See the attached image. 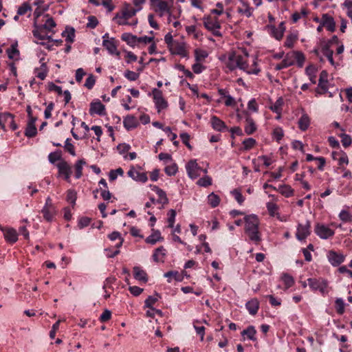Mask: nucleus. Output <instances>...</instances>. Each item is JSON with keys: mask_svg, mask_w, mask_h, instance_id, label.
<instances>
[{"mask_svg": "<svg viewBox=\"0 0 352 352\" xmlns=\"http://www.w3.org/2000/svg\"><path fill=\"white\" fill-rule=\"evenodd\" d=\"M105 111V107L100 100L93 102L90 104L89 113L91 115L98 114L100 116L104 115Z\"/></svg>", "mask_w": 352, "mask_h": 352, "instance_id": "18", "label": "nucleus"}, {"mask_svg": "<svg viewBox=\"0 0 352 352\" xmlns=\"http://www.w3.org/2000/svg\"><path fill=\"white\" fill-rule=\"evenodd\" d=\"M281 279L284 285H285V289L291 287L294 283V278L287 274H284L282 276Z\"/></svg>", "mask_w": 352, "mask_h": 352, "instance_id": "47", "label": "nucleus"}, {"mask_svg": "<svg viewBox=\"0 0 352 352\" xmlns=\"http://www.w3.org/2000/svg\"><path fill=\"white\" fill-rule=\"evenodd\" d=\"M245 307L248 309L250 314L254 316L255 315L259 308V302L257 299L253 298L245 304Z\"/></svg>", "mask_w": 352, "mask_h": 352, "instance_id": "29", "label": "nucleus"}, {"mask_svg": "<svg viewBox=\"0 0 352 352\" xmlns=\"http://www.w3.org/2000/svg\"><path fill=\"white\" fill-rule=\"evenodd\" d=\"M170 50L172 51L173 54L180 55L183 57H185L187 55L184 43H179L178 41H176L170 47Z\"/></svg>", "mask_w": 352, "mask_h": 352, "instance_id": "22", "label": "nucleus"}, {"mask_svg": "<svg viewBox=\"0 0 352 352\" xmlns=\"http://www.w3.org/2000/svg\"><path fill=\"white\" fill-rule=\"evenodd\" d=\"M70 141H71V140L69 138H67L65 140V144L64 147H65V149L68 153H69L72 156H75L76 152H75L74 146L72 144L70 143Z\"/></svg>", "mask_w": 352, "mask_h": 352, "instance_id": "61", "label": "nucleus"}, {"mask_svg": "<svg viewBox=\"0 0 352 352\" xmlns=\"http://www.w3.org/2000/svg\"><path fill=\"white\" fill-rule=\"evenodd\" d=\"M308 14V11L306 8H301L300 12H295L292 16V19L294 23H296L302 17H305Z\"/></svg>", "mask_w": 352, "mask_h": 352, "instance_id": "45", "label": "nucleus"}, {"mask_svg": "<svg viewBox=\"0 0 352 352\" xmlns=\"http://www.w3.org/2000/svg\"><path fill=\"white\" fill-rule=\"evenodd\" d=\"M311 224L307 221L305 224L299 223L297 227L296 236L298 240H305L310 234Z\"/></svg>", "mask_w": 352, "mask_h": 352, "instance_id": "14", "label": "nucleus"}, {"mask_svg": "<svg viewBox=\"0 0 352 352\" xmlns=\"http://www.w3.org/2000/svg\"><path fill=\"white\" fill-rule=\"evenodd\" d=\"M297 39V34L291 33L287 36L284 45L288 48H292Z\"/></svg>", "mask_w": 352, "mask_h": 352, "instance_id": "43", "label": "nucleus"}, {"mask_svg": "<svg viewBox=\"0 0 352 352\" xmlns=\"http://www.w3.org/2000/svg\"><path fill=\"white\" fill-rule=\"evenodd\" d=\"M220 202V198L214 192L210 193L208 196V203L212 208L217 207Z\"/></svg>", "mask_w": 352, "mask_h": 352, "instance_id": "42", "label": "nucleus"}, {"mask_svg": "<svg viewBox=\"0 0 352 352\" xmlns=\"http://www.w3.org/2000/svg\"><path fill=\"white\" fill-rule=\"evenodd\" d=\"M243 144L245 150H250L256 144V140L252 138H247L243 140Z\"/></svg>", "mask_w": 352, "mask_h": 352, "instance_id": "59", "label": "nucleus"}, {"mask_svg": "<svg viewBox=\"0 0 352 352\" xmlns=\"http://www.w3.org/2000/svg\"><path fill=\"white\" fill-rule=\"evenodd\" d=\"M177 164L173 163L165 168V173L169 176H173L177 173Z\"/></svg>", "mask_w": 352, "mask_h": 352, "instance_id": "56", "label": "nucleus"}, {"mask_svg": "<svg viewBox=\"0 0 352 352\" xmlns=\"http://www.w3.org/2000/svg\"><path fill=\"white\" fill-rule=\"evenodd\" d=\"M41 67L39 68L35 69V74L37 78L41 80H44L47 74L48 69L46 65V63L44 62V58L42 57L40 58Z\"/></svg>", "mask_w": 352, "mask_h": 352, "instance_id": "24", "label": "nucleus"}, {"mask_svg": "<svg viewBox=\"0 0 352 352\" xmlns=\"http://www.w3.org/2000/svg\"><path fill=\"white\" fill-rule=\"evenodd\" d=\"M133 270L134 278L136 280L144 283L147 282V274L144 270H143L141 267L138 266L134 267Z\"/></svg>", "mask_w": 352, "mask_h": 352, "instance_id": "27", "label": "nucleus"}, {"mask_svg": "<svg viewBox=\"0 0 352 352\" xmlns=\"http://www.w3.org/2000/svg\"><path fill=\"white\" fill-rule=\"evenodd\" d=\"M58 170V175L63 176L64 179L69 182L70 177L72 173L71 166L65 160H61L56 165Z\"/></svg>", "mask_w": 352, "mask_h": 352, "instance_id": "13", "label": "nucleus"}, {"mask_svg": "<svg viewBox=\"0 0 352 352\" xmlns=\"http://www.w3.org/2000/svg\"><path fill=\"white\" fill-rule=\"evenodd\" d=\"M195 54V59L197 62L205 59L208 56V53L206 51L201 50H196Z\"/></svg>", "mask_w": 352, "mask_h": 352, "instance_id": "62", "label": "nucleus"}, {"mask_svg": "<svg viewBox=\"0 0 352 352\" xmlns=\"http://www.w3.org/2000/svg\"><path fill=\"white\" fill-rule=\"evenodd\" d=\"M152 233L146 239L145 241L147 243L154 245L158 241L163 240V237L161 236V233L159 230H153Z\"/></svg>", "mask_w": 352, "mask_h": 352, "instance_id": "30", "label": "nucleus"}, {"mask_svg": "<svg viewBox=\"0 0 352 352\" xmlns=\"http://www.w3.org/2000/svg\"><path fill=\"white\" fill-rule=\"evenodd\" d=\"M63 36L69 43H72L74 41L75 31L73 28H67L66 30L62 33Z\"/></svg>", "mask_w": 352, "mask_h": 352, "instance_id": "40", "label": "nucleus"}, {"mask_svg": "<svg viewBox=\"0 0 352 352\" xmlns=\"http://www.w3.org/2000/svg\"><path fill=\"white\" fill-rule=\"evenodd\" d=\"M6 241L10 243H14L18 240V233L16 230L12 228H1Z\"/></svg>", "mask_w": 352, "mask_h": 352, "instance_id": "16", "label": "nucleus"}, {"mask_svg": "<svg viewBox=\"0 0 352 352\" xmlns=\"http://www.w3.org/2000/svg\"><path fill=\"white\" fill-rule=\"evenodd\" d=\"M124 76L130 81H135L139 78L140 74L133 71L126 70Z\"/></svg>", "mask_w": 352, "mask_h": 352, "instance_id": "54", "label": "nucleus"}, {"mask_svg": "<svg viewBox=\"0 0 352 352\" xmlns=\"http://www.w3.org/2000/svg\"><path fill=\"white\" fill-rule=\"evenodd\" d=\"M248 57V54L246 52H244L243 54L232 52L228 54L226 62V67L230 71L239 68L249 74L257 75L260 72V69L257 66L256 61L254 60L252 65L249 66L247 63Z\"/></svg>", "mask_w": 352, "mask_h": 352, "instance_id": "1", "label": "nucleus"}, {"mask_svg": "<svg viewBox=\"0 0 352 352\" xmlns=\"http://www.w3.org/2000/svg\"><path fill=\"white\" fill-rule=\"evenodd\" d=\"M197 185L203 187H207L212 184V178L208 175H205L204 177L200 178L197 182Z\"/></svg>", "mask_w": 352, "mask_h": 352, "instance_id": "51", "label": "nucleus"}, {"mask_svg": "<svg viewBox=\"0 0 352 352\" xmlns=\"http://www.w3.org/2000/svg\"><path fill=\"white\" fill-rule=\"evenodd\" d=\"M160 296L157 294H155L154 296H149L145 300V307H153V305L158 300Z\"/></svg>", "mask_w": 352, "mask_h": 352, "instance_id": "52", "label": "nucleus"}, {"mask_svg": "<svg viewBox=\"0 0 352 352\" xmlns=\"http://www.w3.org/2000/svg\"><path fill=\"white\" fill-rule=\"evenodd\" d=\"M121 38L124 41L126 42L128 45L133 46L136 45V39H138V36L131 33H124L122 34Z\"/></svg>", "mask_w": 352, "mask_h": 352, "instance_id": "39", "label": "nucleus"}, {"mask_svg": "<svg viewBox=\"0 0 352 352\" xmlns=\"http://www.w3.org/2000/svg\"><path fill=\"white\" fill-rule=\"evenodd\" d=\"M265 29L270 36L276 40L280 41L283 38L285 31V23L281 22L278 27L272 25H268L265 27Z\"/></svg>", "mask_w": 352, "mask_h": 352, "instance_id": "11", "label": "nucleus"}, {"mask_svg": "<svg viewBox=\"0 0 352 352\" xmlns=\"http://www.w3.org/2000/svg\"><path fill=\"white\" fill-rule=\"evenodd\" d=\"M186 31L189 36H192L195 39H200L202 32L197 29V25H188L186 27Z\"/></svg>", "mask_w": 352, "mask_h": 352, "instance_id": "32", "label": "nucleus"}, {"mask_svg": "<svg viewBox=\"0 0 352 352\" xmlns=\"http://www.w3.org/2000/svg\"><path fill=\"white\" fill-rule=\"evenodd\" d=\"M338 217L340 219L344 222H351L352 221V214L346 210H342Z\"/></svg>", "mask_w": 352, "mask_h": 352, "instance_id": "49", "label": "nucleus"}, {"mask_svg": "<svg viewBox=\"0 0 352 352\" xmlns=\"http://www.w3.org/2000/svg\"><path fill=\"white\" fill-rule=\"evenodd\" d=\"M210 123L212 129L217 131H222L226 128L225 122L215 116L211 118Z\"/></svg>", "mask_w": 352, "mask_h": 352, "instance_id": "26", "label": "nucleus"}, {"mask_svg": "<svg viewBox=\"0 0 352 352\" xmlns=\"http://www.w3.org/2000/svg\"><path fill=\"white\" fill-rule=\"evenodd\" d=\"M329 262L333 266H338L344 262V256L342 254H338L334 251H329L327 254Z\"/></svg>", "mask_w": 352, "mask_h": 352, "instance_id": "17", "label": "nucleus"}, {"mask_svg": "<svg viewBox=\"0 0 352 352\" xmlns=\"http://www.w3.org/2000/svg\"><path fill=\"white\" fill-rule=\"evenodd\" d=\"M32 11V7L30 4L28 2H24L22 3L21 6H20L18 8L17 10V14L18 15H24L27 14L28 12H30Z\"/></svg>", "mask_w": 352, "mask_h": 352, "instance_id": "44", "label": "nucleus"}, {"mask_svg": "<svg viewBox=\"0 0 352 352\" xmlns=\"http://www.w3.org/2000/svg\"><path fill=\"white\" fill-rule=\"evenodd\" d=\"M336 309L338 314H342L344 311V302L342 298H337L336 300Z\"/></svg>", "mask_w": 352, "mask_h": 352, "instance_id": "60", "label": "nucleus"}, {"mask_svg": "<svg viewBox=\"0 0 352 352\" xmlns=\"http://www.w3.org/2000/svg\"><path fill=\"white\" fill-rule=\"evenodd\" d=\"M152 92L153 96V100L157 111L160 112L162 110L166 109L168 107V102L164 98L162 92L157 89H154Z\"/></svg>", "mask_w": 352, "mask_h": 352, "instance_id": "12", "label": "nucleus"}, {"mask_svg": "<svg viewBox=\"0 0 352 352\" xmlns=\"http://www.w3.org/2000/svg\"><path fill=\"white\" fill-rule=\"evenodd\" d=\"M203 22L204 27L214 36H219L221 35L219 31L221 25L217 18L211 16H204L203 18Z\"/></svg>", "mask_w": 352, "mask_h": 352, "instance_id": "8", "label": "nucleus"}, {"mask_svg": "<svg viewBox=\"0 0 352 352\" xmlns=\"http://www.w3.org/2000/svg\"><path fill=\"white\" fill-rule=\"evenodd\" d=\"M44 219L47 221H52L55 214V209L52 205L44 206L42 209Z\"/></svg>", "mask_w": 352, "mask_h": 352, "instance_id": "28", "label": "nucleus"}, {"mask_svg": "<svg viewBox=\"0 0 352 352\" xmlns=\"http://www.w3.org/2000/svg\"><path fill=\"white\" fill-rule=\"evenodd\" d=\"M321 23L324 25L329 32H333L336 28V23L334 19L331 16L324 14L322 16Z\"/></svg>", "mask_w": 352, "mask_h": 352, "instance_id": "23", "label": "nucleus"}, {"mask_svg": "<svg viewBox=\"0 0 352 352\" xmlns=\"http://www.w3.org/2000/svg\"><path fill=\"white\" fill-rule=\"evenodd\" d=\"M314 232L322 239H328L335 234L334 230L329 226L319 223L315 226Z\"/></svg>", "mask_w": 352, "mask_h": 352, "instance_id": "10", "label": "nucleus"}, {"mask_svg": "<svg viewBox=\"0 0 352 352\" xmlns=\"http://www.w3.org/2000/svg\"><path fill=\"white\" fill-rule=\"evenodd\" d=\"M140 12V9H135L129 3H124L119 12H117L113 19L119 25L136 26L138 20L136 18L132 19Z\"/></svg>", "mask_w": 352, "mask_h": 352, "instance_id": "3", "label": "nucleus"}, {"mask_svg": "<svg viewBox=\"0 0 352 352\" xmlns=\"http://www.w3.org/2000/svg\"><path fill=\"white\" fill-rule=\"evenodd\" d=\"M36 118L31 117L28 122L27 127L25 129V135L28 138H32L37 133V130L35 126Z\"/></svg>", "mask_w": 352, "mask_h": 352, "instance_id": "21", "label": "nucleus"}, {"mask_svg": "<svg viewBox=\"0 0 352 352\" xmlns=\"http://www.w3.org/2000/svg\"><path fill=\"white\" fill-rule=\"evenodd\" d=\"M124 174V170L121 168H118L116 170H112L109 172V179L111 181H113L117 179L118 175H122Z\"/></svg>", "mask_w": 352, "mask_h": 352, "instance_id": "55", "label": "nucleus"}, {"mask_svg": "<svg viewBox=\"0 0 352 352\" xmlns=\"http://www.w3.org/2000/svg\"><path fill=\"white\" fill-rule=\"evenodd\" d=\"M343 6L346 9L347 16L352 20V1L345 0Z\"/></svg>", "mask_w": 352, "mask_h": 352, "instance_id": "58", "label": "nucleus"}, {"mask_svg": "<svg viewBox=\"0 0 352 352\" xmlns=\"http://www.w3.org/2000/svg\"><path fill=\"white\" fill-rule=\"evenodd\" d=\"M293 55L298 66L302 67L305 62V56L303 54L298 51H293Z\"/></svg>", "mask_w": 352, "mask_h": 352, "instance_id": "48", "label": "nucleus"}, {"mask_svg": "<svg viewBox=\"0 0 352 352\" xmlns=\"http://www.w3.org/2000/svg\"><path fill=\"white\" fill-rule=\"evenodd\" d=\"M41 22L40 24L37 21H34V30L32 31L34 36L36 38V43L43 45H45L43 42L44 40L52 41V36L47 35V33H54V29L56 26V23L52 16L49 14H44L42 16Z\"/></svg>", "mask_w": 352, "mask_h": 352, "instance_id": "2", "label": "nucleus"}, {"mask_svg": "<svg viewBox=\"0 0 352 352\" xmlns=\"http://www.w3.org/2000/svg\"><path fill=\"white\" fill-rule=\"evenodd\" d=\"M241 5L237 8L238 12L248 18L252 15L253 8H251L245 0H239Z\"/></svg>", "mask_w": 352, "mask_h": 352, "instance_id": "19", "label": "nucleus"}, {"mask_svg": "<svg viewBox=\"0 0 352 352\" xmlns=\"http://www.w3.org/2000/svg\"><path fill=\"white\" fill-rule=\"evenodd\" d=\"M166 250L164 247L160 246L155 250L153 254V258L155 262H164Z\"/></svg>", "mask_w": 352, "mask_h": 352, "instance_id": "33", "label": "nucleus"}, {"mask_svg": "<svg viewBox=\"0 0 352 352\" xmlns=\"http://www.w3.org/2000/svg\"><path fill=\"white\" fill-rule=\"evenodd\" d=\"M102 45L111 55H116L118 58L120 57V52L117 49V41L114 38H111V40L102 41Z\"/></svg>", "mask_w": 352, "mask_h": 352, "instance_id": "15", "label": "nucleus"}, {"mask_svg": "<svg viewBox=\"0 0 352 352\" xmlns=\"http://www.w3.org/2000/svg\"><path fill=\"white\" fill-rule=\"evenodd\" d=\"M124 126L127 129L130 130L134 129L137 126V121L134 116H127L123 121Z\"/></svg>", "mask_w": 352, "mask_h": 352, "instance_id": "36", "label": "nucleus"}, {"mask_svg": "<svg viewBox=\"0 0 352 352\" xmlns=\"http://www.w3.org/2000/svg\"><path fill=\"white\" fill-rule=\"evenodd\" d=\"M86 162L85 160L81 159L76 162V163L74 165L75 168V177L76 179H79L81 177L82 175V167L84 165H85Z\"/></svg>", "mask_w": 352, "mask_h": 352, "instance_id": "38", "label": "nucleus"}, {"mask_svg": "<svg viewBox=\"0 0 352 352\" xmlns=\"http://www.w3.org/2000/svg\"><path fill=\"white\" fill-rule=\"evenodd\" d=\"M7 54L10 59H15L19 56V50L16 47L12 45L11 47L7 50Z\"/></svg>", "mask_w": 352, "mask_h": 352, "instance_id": "57", "label": "nucleus"}, {"mask_svg": "<svg viewBox=\"0 0 352 352\" xmlns=\"http://www.w3.org/2000/svg\"><path fill=\"white\" fill-rule=\"evenodd\" d=\"M152 10L160 16L162 17L166 14L171 16L170 7L168 2L164 0H150Z\"/></svg>", "mask_w": 352, "mask_h": 352, "instance_id": "5", "label": "nucleus"}, {"mask_svg": "<svg viewBox=\"0 0 352 352\" xmlns=\"http://www.w3.org/2000/svg\"><path fill=\"white\" fill-rule=\"evenodd\" d=\"M154 39L153 36H138V39H136V45H138L140 43H144L147 44L153 42Z\"/></svg>", "mask_w": 352, "mask_h": 352, "instance_id": "63", "label": "nucleus"}, {"mask_svg": "<svg viewBox=\"0 0 352 352\" xmlns=\"http://www.w3.org/2000/svg\"><path fill=\"white\" fill-rule=\"evenodd\" d=\"M245 232L248 234L249 239L258 244L261 241V233L258 230L259 219L256 214H249L244 217Z\"/></svg>", "mask_w": 352, "mask_h": 352, "instance_id": "4", "label": "nucleus"}, {"mask_svg": "<svg viewBox=\"0 0 352 352\" xmlns=\"http://www.w3.org/2000/svg\"><path fill=\"white\" fill-rule=\"evenodd\" d=\"M256 331L254 326H249L241 332L242 336H246L248 339L252 341H255L256 340Z\"/></svg>", "mask_w": 352, "mask_h": 352, "instance_id": "37", "label": "nucleus"}, {"mask_svg": "<svg viewBox=\"0 0 352 352\" xmlns=\"http://www.w3.org/2000/svg\"><path fill=\"white\" fill-rule=\"evenodd\" d=\"M128 175L133 180L145 183L148 180L146 173L139 172L135 169H131L127 173Z\"/></svg>", "mask_w": 352, "mask_h": 352, "instance_id": "20", "label": "nucleus"}, {"mask_svg": "<svg viewBox=\"0 0 352 352\" xmlns=\"http://www.w3.org/2000/svg\"><path fill=\"white\" fill-rule=\"evenodd\" d=\"M310 124V118L307 114L303 113L298 120V127L301 131H306Z\"/></svg>", "mask_w": 352, "mask_h": 352, "instance_id": "34", "label": "nucleus"}, {"mask_svg": "<svg viewBox=\"0 0 352 352\" xmlns=\"http://www.w3.org/2000/svg\"><path fill=\"white\" fill-rule=\"evenodd\" d=\"M36 7L34 12V21H37V23H38L40 22V17L42 16L43 12L48 9V6L42 4Z\"/></svg>", "mask_w": 352, "mask_h": 352, "instance_id": "41", "label": "nucleus"}, {"mask_svg": "<svg viewBox=\"0 0 352 352\" xmlns=\"http://www.w3.org/2000/svg\"><path fill=\"white\" fill-rule=\"evenodd\" d=\"M283 104V99L280 98L270 107V109L272 111L278 114V118H280L281 107H282Z\"/></svg>", "mask_w": 352, "mask_h": 352, "instance_id": "46", "label": "nucleus"}, {"mask_svg": "<svg viewBox=\"0 0 352 352\" xmlns=\"http://www.w3.org/2000/svg\"><path fill=\"white\" fill-rule=\"evenodd\" d=\"M186 170L188 176L192 179H197L201 175V172L204 174L208 173L207 169H204L199 166L196 160H191L186 164Z\"/></svg>", "mask_w": 352, "mask_h": 352, "instance_id": "6", "label": "nucleus"}, {"mask_svg": "<svg viewBox=\"0 0 352 352\" xmlns=\"http://www.w3.org/2000/svg\"><path fill=\"white\" fill-rule=\"evenodd\" d=\"M155 191L156 194L158 195V199L157 200V203L161 204L162 205H165L168 203V199L167 198L165 191H164L162 189L159 188L157 186L155 187Z\"/></svg>", "mask_w": 352, "mask_h": 352, "instance_id": "35", "label": "nucleus"}, {"mask_svg": "<svg viewBox=\"0 0 352 352\" xmlns=\"http://www.w3.org/2000/svg\"><path fill=\"white\" fill-rule=\"evenodd\" d=\"M308 285L313 291H319L322 295L327 293L328 282L323 278H309L307 279Z\"/></svg>", "mask_w": 352, "mask_h": 352, "instance_id": "7", "label": "nucleus"}, {"mask_svg": "<svg viewBox=\"0 0 352 352\" xmlns=\"http://www.w3.org/2000/svg\"><path fill=\"white\" fill-rule=\"evenodd\" d=\"M330 43H324L321 48V52L323 56H324L327 60L329 61L331 65L335 66V62L333 58V52L330 49Z\"/></svg>", "mask_w": 352, "mask_h": 352, "instance_id": "25", "label": "nucleus"}, {"mask_svg": "<svg viewBox=\"0 0 352 352\" xmlns=\"http://www.w3.org/2000/svg\"><path fill=\"white\" fill-rule=\"evenodd\" d=\"M164 276L168 278V282H171V279L174 278L176 280H182V278L177 271H169L164 274Z\"/></svg>", "mask_w": 352, "mask_h": 352, "instance_id": "50", "label": "nucleus"}, {"mask_svg": "<svg viewBox=\"0 0 352 352\" xmlns=\"http://www.w3.org/2000/svg\"><path fill=\"white\" fill-rule=\"evenodd\" d=\"M98 24V21L94 16H88V23H87V27L94 29Z\"/></svg>", "mask_w": 352, "mask_h": 352, "instance_id": "64", "label": "nucleus"}, {"mask_svg": "<svg viewBox=\"0 0 352 352\" xmlns=\"http://www.w3.org/2000/svg\"><path fill=\"white\" fill-rule=\"evenodd\" d=\"M244 130L247 135H251L254 133L256 130V126L254 121L252 118L249 116L245 119V126L244 127Z\"/></svg>", "mask_w": 352, "mask_h": 352, "instance_id": "31", "label": "nucleus"}, {"mask_svg": "<svg viewBox=\"0 0 352 352\" xmlns=\"http://www.w3.org/2000/svg\"><path fill=\"white\" fill-rule=\"evenodd\" d=\"M168 223L169 228H173L175 221L176 211L174 209H170L168 212Z\"/></svg>", "mask_w": 352, "mask_h": 352, "instance_id": "53", "label": "nucleus"}, {"mask_svg": "<svg viewBox=\"0 0 352 352\" xmlns=\"http://www.w3.org/2000/svg\"><path fill=\"white\" fill-rule=\"evenodd\" d=\"M0 126L6 130V128H10L12 131L17 129V125L14 123V116L9 113H0Z\"/></svg>", "mask_w": 352, "mask_h": 352, "instance_id": "9", "label": "nucleus"}]
</instances>
